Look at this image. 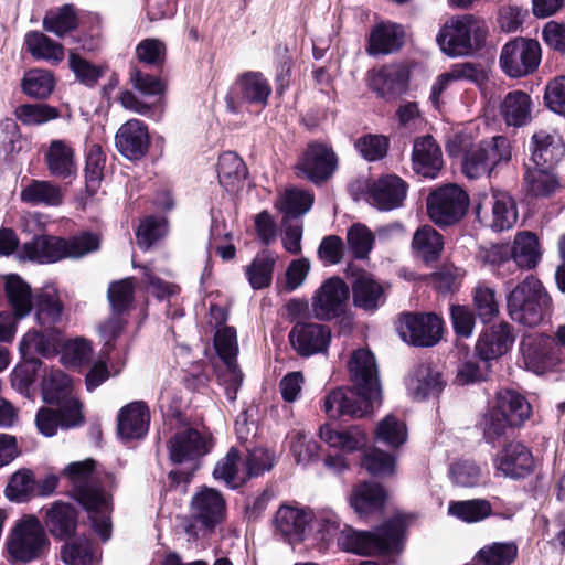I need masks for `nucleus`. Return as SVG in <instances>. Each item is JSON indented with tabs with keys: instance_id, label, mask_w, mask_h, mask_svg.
I'll return each instance as SVG.
<instances>
[{
	"instance_id": "1",
	"label": "nucleus",
	"mask_w": 565,
	"mask_h": 565,
	"mask_svg": "<svg viewBox=\"0 0 565 565\" xmlns=\"http://www.w3.org/2000/svg\"><path fill=\"white\" fill-rule=\"evenodd\" d=\"M348 370L352 387L335 388L324 397L323 411L331 419L364 417L381 404L382 388L374 354L367 349L353 351Z\"/></svg>"
},
{
	"instance_id": "2",
	"label": "nucleus",
	"mask_w": 565,
	"mask_h": 565,
	"mask_svg": "<svg viewBox=\"0 0 565 565\" xmlns=\"http://www.w3.org/2000/svg\"><path fill=\"white\" fill-rule=\"evenodd\" d=\"M71 486V497L87 512L94 531L103 542L111 535L110 514L113 511V495L109 487L115 478L113 473H100L96 469L94 459L74 461L61 471Z\"/></svg>"
},
{
	"instance_id": "3",
	"label": "nucleus",
	"mask_w": 565,
	"mask_h": 565,
	"mask_svg": "<svg viewBox=\"0 0 565 565\" xmlns=\"http://www.w3.org/2000/svg\"><path fill=\"white\" fill-rule=\"evenodd\" d=\"M408 520L404 514H395L374 531H358L344 525L338 536L340 550L358 554L399 552L405 540Z\"/></svg>"
},
{
	"instance_id": "4",
	"label": "nucleus",
	"mask_w": 565,
	"mask_h": 565,
	"mask_svg": "<svg viewBox=\"0 0 565 565\" xmlns=\"http://www.w3.org/2000/svg\"><path fill=\"white\" fill-rule=\"evenodd\" d=\"M99 246V236L88 231L68 238L38 235L23 245V254L30 260L51 264L63 258H82L98 250Z\"/></svg>"
},
{
	"instance_id": "5",
	"label": "nucleus",
	"mask_w": 565,
	"mask_h": 565,
	"mask_svg": "<svg viewBox=\"0 0 565 565\" xmlns=\"http://www.w3.org/2000/svg\"><path fill=\"white\" fill-rule=\"evenodd\" d=\"M552 299L543 284L527 275L507 297L510 318L525 327H536L551 313Z\"/></svg>"
},
{
	"instance_id": "6",
	"label": "nucleus",
	"mask_w": 565,
	"mask_h": 565,
	"mask_svg": "<svg viewBox=\"0 0 565 565\" xmlns=\"http://www.w3.org/2000/svg\"><path fill=\"white\" fill-rule=\"evenodd\" d=\"M487 29L471 14L454 17L436 35L440 51L449 57L470 56L483 49Z\"/></svg>"
},
{
	"instance_id": "7",
	"label": "nucleus",
	"mask_w": 565,
	"mask_h": 565,
	"mask_svg": "<svg viewBox=\"0 0 565 565\" xmlns=\"http://www.w3.org/2000/svg\"><path fill=\"white\" fill-rule=\"evenodd\" d=\"M212 448V437L198 429L188 427L177 431L168 443L169 458L175 465H189L191 471H170L171 482H190L193 472L200 466V460L211 452Z\"/></svg>"
},
{
	"instance_id": "8",
	"label": "nucleus",
	"mask_w": 565,
	"mask_h": 565,
	"mask_svg": "<svg viewBox=\"0 0 565 565\" xmlns=\"http://www.w3.org/2000/svg\"><path fill=\"white\" fill-rule=\"evenodd\" d=\"M271 86L260 72L248 71L237 76L225 97L226 108L239 114L243 108L263 110L268 105Z\"/></svg>"
},
{
	"instance_id": "9",
	"label": "nucleus",
	"mask_w": 565,
	"mask_h": 565,
	"mask_svg": "<svg viewBox=\"0 0 565 565\" xmlns=\"http://www.w3.org/2000/svg\"><path fill=\"white\" fill-rule=\"evenodd\" d=\"M511 159L510 141L504 136H494L470 147L462 160V172L469 179L489 175L501 163Z\"/></svg>"
},
{
	"instance_id": "10",
	"label": "nucleus",
	"mask_w": 565,
	"mask_h": 565,
	"mask_svg": "<svg viewBox=\"0 0 565 565\" xmlns=\"http://www.w3.org/2000/svg\"><path fill=\"white\" fill-rule=\"evenodd\" d=\"M429 218L439 226L458 223L469 207V195L457 184H446L434 190L426 200Z\"/></svg>"
},
{
	"instance_id": "11",
	"label": "nucleus",
	"mask_w": 565,
	"mask_h": 565,
	"mask_svg": "<svg viewBox=\"0 0 565 565\" xmlns=\"http://www.w3.org/2000/svg\"><path fill=\"white\" fill-rule=\"evenodd\" d=\"M541 61V46L536 40L518 38L509 41L501 51L500 66L513 78L533 73Z\"/></svg>"
},
{
	"instance_id": "12",
	"label": "nucleus",
	"mask_w": 565,
	"mask_h": 565,
	"mask_svg": "<svg viewBox=\"0 0 565 565\" xmlns=\"http://www.w3.org/2000/svg\"><path fill=\"white\" fill-rule=\"evenodd\" d=\"M47 545L43 524L38 518L29 516L15 525L9 542V552L14 559L29 563L39 558Z\"/></svg>"
},
{
	"instance_id": "13",
	"label": "nucleus",
	"mask_w": 565,
	"mask_h": 565,
	"mask_svg": "<svg viewBox=\"0 0 565 565\" xmlns=\"http://www.w3.org/2000/svg\"><path fill=\"white\" fill-rule=\"evenodd\" d=\"M349 298L350 289L345 281L338 276L330 277L315 291L312 315L320 321L337 319L345 312Z\"/></svg>"
},
{
	"instance_id": "14",
	"label": "nucleus",
	"mask_w": 565,
	"mask_h": 565,
	"mask_svg": "<svg viewBox=\"0 0 565 565\" xmlns=\"http://www.w3.org/2000/svg\"><path fill=\"white\" fill-rule=\"evenodd\" d=\"M399 321L401 337L414 347L430 348L441 339L443 320L436 313L405 312Z\"/></svg>"
},
{
	"instance_id": "15",
	"label": "nucleus",
	"mask_w": 565,
	"mask_h": 565,
	"mask_svg": "<svg viewBox=\"0 0 565 565\" xmlns=\"http://www.w3.org/2000/svg\"><path fill=\"white\" fill-rule=\"evenodd\" d=\"M407 394L417 401L438 397L447 380L443 372L429 362L415 364L404 379Z\"/></svg>"
},
{
	"instance_id": "16",
	"label": "nucleus",
	"mask_w": 565,
	"mask_h": 565,
	"mask_svg": "<svg viewBox=\"0 0 565 565\" xmlns=\"http://www.w3.org/2000/svg\"><path fill=\"white\" fill-rule=\"evenodd\" d=\"M495 469L511 480H523L535 470V459L530 447L521 441L505 444L494 459Z\"/></svg>"
},
{
	"instance_id": "17",
	"label": "nucleus",
	"mask_w": 565,
	"mask_h": 565,
	"mask_svg": "<svg viewBox=\"0 0 565 565\" xmlns=\"http://www.w3.org/2000/svg\"><path fill=\"white\" fill-rule=\"evenodd\" d=\"M288 339L298 355L309 358L328 351L331 330L316 322H297L289 331Z\"/></svg>"
},
{
	"instance_id": "18",
	"label": "nucleus",
	"mask_w": 565,
	"mask_h": 565,
	"mask_svg": "<svg viewBox=\"0 0 565 565\" xmlns=\"http://www.w3.org/2000/svg\"><path fill=\"white\" fill-rule=\"evenodd\" d=\"M337 167L338 157L332 147L320 141L309 142L298 163V168L315 183L328 180Z\"/></svg>"
},
{
	"instance_id": "19",
	"label": "nucleus",
	"mask_w": 565,
	"mask_h": 565,
	"mask_svg": "<svg viewBox=\"0 0 565 565\" xmlns=\"http://www.w3.org/2000/svg\"><path fill=\"white\" fill-rule=\"evenodd\" d=\"M520 352L524 366L536 374L552 370L559 363L552 341L542 334L524 337Z\"/></svg>"
},
{
	"instance_id": "20",
	"label": "nucleus",
	"mask_w": 565,
	"mask_h": 565,
	"mask_svg": "<svg viewBox=\"0 0 565 565\" xmlns=\"http://www.w3.org/2000/svg\"><path fill=\"white\" fill-rule=\"evenodd\" d=\"M407 183L396 174H386L367 186V201L380 211H392L403 205Z\"/></svg>"
},
{
	"instance_id": "21",
	"label": "nucleus",
	"mask_w": 565,
	"mask_h": 565,
	"mask_svg": "<svg viewBox=\"0 0 565 565\" xmlns=\"http://www.w3.org/2000/svg\"><path fill=\"white\" fill-rule=\"evenodd\" d=\"M42 397L46 404L55 405L64 412L74 413L79 418L83 405L73 396L70 377L62 371H52L42 381Z\"/></svg>"
},
{
	"instance_id": "22",
	"label": "nucleus",
	"mask_w": 565,
	"mask_h": 565,
	"mask_svg": "<svg viewBox=\"0 0 565 565\" xmlns=\"http://www.w3.org/2000/svg\"><path fill=\"white\" fill-rule=\"evenodd\" d=\"M118 152L128 160H140L149 149L150 139L145 122L131 119L121 125L115 136Z\"/></svg>"
},
{
	"instance_id": "23",
	"label": "nucleus",
	"mask_w": 565,
	"mask_h": 565,
	"mask_svg": "<svg viewBox=\"0 0 565 565\" xmlns=\"http://www.w3.org/2000/svg\"><path fill=\"white\" fill-rule=\"evenodd\" d=\"M409 72L404 65L393 64L380 68L370 79V88L386 102L397 99L408 89Z\"/></svg>"
},
{
	"instance_id": "24",
	"label": "nucleus",
	"mask_w": 565,
	"mask_h": 565,
	"mask_svg": "<svg viewBox=\"0 0 565 565\" xmlns=\"http://www.w3.org/2000/svg\"><path fill=\"white\" fill-rule=\"evenodd\" d=\"M311 510L281 505L275 515V531L289 544L301 543L308 537Z\"/></svg>"
},
{
	"instance_id": "25",
	"label": "nucleus",
	"mask_w": 565,
	"mask_h": 565,
	"mask_svg": "<svg viewBox=\"0 0 565 565\" xmlns=\"http://www.w3.org/2000/svg\"><path fill=\"white\" fill-rule=\"evenodd\" d=\"M32 305L36 324L53 334L55 326L62 321L64 310L57 289L52 285L44 286L34 292Z\"/></svg>"
},
{
	"instance_id": "26",
	"label": "nucleus",
	"mask_w": 565,
	"mask_h": 565,
	"mask_svg": "<svg viewBox=\"0 0 565 565\" xmlns=\"http://www.w3.org/2000/svg\"><path fill=\"white\" fill-rule=\"evenodd\" d=\"M513 342L511 324L500 322L482 331L476 344V354L479 360L492 361L504 355Z\"/></svg>"
},
{
	"instance_id": "27",
	"label": "nucleus",
	"mask_w": 565,
	"mask_h": 565,
	"mask_svg": "<svg viewBox=\"0 0 565 565\" xmlns=\"http://www.w3.org/2000/svg\"><path fill=\"white\" fill-rule=\"evenodd\" d=\"M529 150L531 167L554 169L565 154V145L561 137L540 130L532 135Z\"/></svg>"
},
{
	"instance_id": "28",
	"label": "nucleus",
	"mask_w": 565,
	"mask_h": 565,
	"mask_svg": "<svg viewBox=\"0 0 565 565\" xmlns=\"http://www.w3.org/2000/svg\"><path fill=\"white\" fill-rule=\"evenodd\" d=\"M77 510L71 503L55 501L45 509L44 525L56 540L67 541L75 536L78 521Z\"/></svg>"
},
{
	"instance_id": "29",
	"label": "nucleus",
	"mask_w": 565,
	"mask_h": 565,
	"mask_svg": "<svg viewBox=\"0 0 565 565\" xmlns=\"http://www.w3.org/2000/svg\"><path fill=\"white\" fill-rule=\"evenodd\" d=\"M413 170L424 178L435 179L443 168L441 149L436 140L427 135L416 138L412 151Z\"/></svg>"
},
{
	"instance_id": "30",
	"label": "nucleus",
	"mask_w": 565,
	"mask_h": 565,
	"mask_svg": "<svg viewBox=\"0 0 565 565\" xmlns=\"http://www.w3.org/2000/svg\"><path fill=\"white\" fill-rule=\"evenodd\" d=\"M404 38L405 32L401 24L393 22L377 23L370 32L366 52L374 57L392 54L403 46Z\"/></svg>"
},
{
	"instance_id": "31",
	"label": "nucleus",
	"mask_w": 565,
	"mask_h": 565,
	"mask_svg": "<svg viewBox=\"0 0 565 565\" xmlns=\"http://www.w3.org/2000/svg\"><path fill=\"white\" fill-rule=\"evenodd\" d=\"M150 412L142 401L131 402L124 406L118 414L117 429L121 438L139 439L149 429Z\"/></svg>"
},
{
	"instance_id": "32",
	"label": "nucleus",
	"mask_w": 565,
	"mask_h": 565,
	"mask_svg": "<svg viewBox=\"0 0 565 565\" xmlns=\"http://www.w3.org/2000/svg\"><path fill=\"white\" fill-rule=\"evenodd\" d=\"M510 248L511 256L508 263L512 266L513 274L533 269L541 260L539 239L532 232L518 233Z\"/></svg>"
},
{
	"instance_id": "33",
	"label": "nucleus",
	"mask_w": 565,
	"mask_h": 565,
	"mask_svg": "<svg viewBox=\"0 0 565 565\" xmlns=\"http://www.w3.org/2000/svg\"><path fill=\"white\" fill-rule=\"evenodd\" d=\"M191 504L195 518L207 529H213L224 516L225 500L214 489H202L192 498Z\"/></svg>"
},
{
	"instance_id": "34",
	"label": "nucleus",
	"mask_w": 565,
	"mask_h": 565,
	"mask_svg": "<svg viewBox=\"0 0 565 565\" xmlns=\"http://www.w3.org/2000/svg\"><path fill=\"white\" fill-rule=\"evenodd\" d=\"M319 437L330 447L345 452L361 450L367 444V435L359 426L339 429L327 423L320 427Z\"/></svg>"
},
{
	"instance_id": "35",
	"label": "nucleus",
	"mask_w": 565,
	"mask_h": 565,
	"mask_svg": "<svg viewBox=\"0 0 565 565\" xmlns=\"http://www.w3.org/2000/svg\"><path fill=\"white\" fill-rule=\"evenodd\" d=\"M353 305L364 311L373 312L384 302V289L366 271H362L352 281Z\"/></svg>"
},
{
	"instance_id": "36",
	"label": "nucleus",
	"mask_w": 565,
	"mask_h": 565,
	"mask_svg": "<svg viewBox=\"0 0 565 565\" xmlns=\"http://www.w3.org/2000/svg\"><path fill=\"white\" fill-rule=\"evenodd\" d=\"M531 96L522 90L509 92L500 103L499 110L503 121L520 128L531 121Z\"/></svg>"
},
{
	"instance_id": "37",
	"label": "nucleus",
	"mask_w": 565,
	"mask_h": 565,
	"mask_svg": "<svg viewBox=\"0 0 565 565\" xmlns=\"http://www.w3.org/2000/svg\"><path fill=\"white\" fill-rule=\"evenodd\" d=\"M4 292L15 319L21 320L32 312L34 294L19 275L6 276Z\"/></svg>"
},
{
	"instance_id": "38",
	"label": "nucleus",
	"mask_w": 565,
	"mask_h": 565,
	"mask_svg": "<svg viewBox=\"0 0 565 565\" xmlns=\"http://www.w3.org/2000/svg\"><path fill=\"white\" fill-rule=\"evenodd\" d=\"M71 412L56 407L55 409L41 407L35 416V424L39 431L45 437H53L57 433V428L70 429L78 427L84 423L83 414L79 418Z\"/></svg>"
},
{
	"instance_id": "39",
	"label": "nucleus",
	"mask_w": 565,
	"mask_h": 565,
	"mask_svg": "<svg viewBox=\"0 0 565 565\" xmlns=\"http://www.w3.org/2000/svg\"><path fill=\"white\" fill-rule=\"evenodd\" d=\"M45 161L51 175L67 179L75 174L74 150L63 140H52L45 153Z\"/></svg>"
},
{
	"instance_id": "40",
	"label": "nucleus",
	"mask_w": 565,
	"mask_h": 565,
	"mask_svg": "<svg viewBox=\"0 0 565 565\" xmlns=\"http://www.w3.org/2000/svg\"><path fill=\"white\" fill-rule=\"evenodd\" d=\"M515 427H520L530 417L531 405L523 395L513 391L504 390L497 394V403L493 406Z\"/></svg>"
},
{
	"instance_id": "41",
	"label": "nucleus",
	"mask_w": 565,
	"mask_h": 565,
	"mask_svg": "<svg viewBox=\"0 0 565 565\" xmlns=\"http://www.w3.org/2000/svg\"><path fill=\"white\" fill-rule=\"evenodd\" d=\"M412 248L424 263L430 264L439 259L444 248V239L433 226L424 225L416 230L412 239Z\"/></svg>"
},
{
	"instance_id": "42",
	"label": "nucleus",
	"mask_w": 565,
	"mask_h": 565,
	"mask_svg": "<svg viewBox=\"0 0 565 565\" xmlns=\"http://www.w3.org/2000/svg\"><path fill=\"white\" fill-rule=\"evenodd\" d=\"M26 51L34 60H43L53 65L64 58L63 45L39 31H30L24 39Z\"/></svg>"
},
{
	"instance_id": "43",
	"label": "nucleus",
	"mask_w": 565,
	"mask_h": 565,
	"mask_svg": "<svg viewBox=\"0 0 565 565\" xmlns=\"http://www.w3.org/2000/svg\"><path fill=\"white\" fill-rule=\"evenodd\" d=\"M518 207L514 198L504 191H497L492 195V222L494 232H503L513 227L518 221Z\"/></svg>"
},
{
	"instance_id": "44",
	"label": "nucleus",
	"mask_w": 565,
	"mask_h": 565,
	"mask_svg": "<svg viewBox=\"0 0 565 565\" xmlns=\"http://www.w3.org/2000/svg\"><path fill=\"white\" fill-rule=\"evenodd\" d=\"M524 183L527 193L535 198L551 196L561 185L553 169L531 167L530 164H526Z\"/></svg>"
},
{
	"instance_id": "45",
	"label": "nucleus",
	"mask_w": 565,
	"mask_h": 565,
	"mask_svg": "<svg viewBox=\"0 0 565 565\" xmlns=\"http://www.w3.org/2000/svg\"><path fill=\"white\" fill-rule=\"evenodd\" d=\"M386 494L382 486L365 481L352 492L350 502L360 515L367 514L383 507Z\"/></svg>"
},
{
	"instance_id": "46",
	"label": "nucleus",
	"mask_w": 565,
	"mask_h": 565,
	"mask_svg": "<svg viewBox=\"0 0 565 565\" xmlns=\"http://www.w3.org/2000/svg\"><path fill=\"white\" fill-rule=\"evenodd\" d=\"M340 519L331 510H323L316 514L311 512L308 537L328 546L334 539L338 540L341 532Z\"/></svg>"
},
{
	"instance_id": "47",
	"label": "nucleus",
	"mask_w": 565,
	"mask_h": 565,
	"mask_svg": "<svg viewBox=\"0 0 565 565\" xmlns=\"http://www.w3.org/2000/svg\"><path fill=\"white\" fill-rule=\"evenodd\" d=\"M275 263L276 259L267 250L256 255L245 270L246 278L253 289L260 290L270 286Z\"/></svg>"
},
{
	"instance_id": "48",
	"label": "nucleus",
	"mask_w": 565,
	"mask_h": 565,
	"mask_svg": "<svg viewBox=\"0 0 565 565\" xmlns=\"http://www.w3.org/2000/svg\"><path fill=\"white\" fill-rule=\"evenodd\" d=\"M43 362L36 355L21 354V362L13 369L11 384L21 394H28L36 381Z\"/></svg>"
},
{
	"instance_id": "49",
	"label": "nucleus",
	"mask_w": 565,
	"mask_h": 565,
	"mask_svg": "<svg viewBox=\"0 0 565 565\" xmlns=\"http://www.w3.org/2000/svg\"><path fill=\"white\" fill-rule=\"evenodd\" d=\"M313 200V194L309 191L287 189L276 207L284 213L285 218H297L310 211Z\"/></svg>"
},
{
	"instance_id": "50",
	"label": "nucleus",
	"mask_w": 565,
	"mask_h": 565,
	"mask_svg": "<svg viewBox=\"0 0 565 565\" xmlns=\"http://www.w3.org/2000/svg\"><path fill=\"white\" fill-rule=\"evenodd\" d=\"M492 508L488 500L472 499L463 501H451L448 513L466 523H476L491 515Z\"/></svg>"
},
{
	"instance_id": "51",
	"label": "nucleus",
	"mask_w": 565,
	"mask_h": 565,
	"mask_svg": "<svg viewBox=\"0 0 565 565\" xmlns=\"http://www.w3.org/2000/svg\"><path fill=\"white\" fill-rule=\"evenodd\" d=\"M454 484L461 488H477L486 484L487 477L473 460L462 459L454 462L449 469Z\"/></svg>"
},
{
	"instance_id": "52",
	"label": "nucleus",
	"mask_w": 565,
	"mask_h": 565,
	"mask_svg": "<svg viewBox=\"0 0 565 565\" xmlns=\"http://www.w3.org/2000/svg\"><path fill=\"white\" fill-rule=\"evenodd\" d=\"M77 28V17L72 4H64L58 9L50 10L43 19V29L58 38L64 36Z\"/></svg>"
},
{
	"instance_id": "53",
	"label": "nucleus",
	"mask_w": 565,
	"mask_h": 565,
	"mask_svg": "<svg viewBox=\"0 0 565 565\" xmlns=\"http://www.w3.org/2000/svg\"><path fill=\"white\" fill-rule=\"evenodd\" d=\"M21 200L33 205L44 204L55 206L61 204L62 195L60 188L53 183L33 180L21 191Z\"/></svg>"
},
{
	"instance_id": "54",
	"label": "nucleus",
	"mask_w": 565,
	"mask_h": 565,
	"mask_svg": "<svg viewBox=\"0 0 565 565\" xmlns=\"http://www.w3.org/2000/svg\"><path fill=\"white\" fill-rule=\"evenodd\" d=\"M375 440L391 448L401 447L407 440L405 423L394 415L385 416L376 426Z\"/></svg>"
},
{
	"instance_id": "55",
	"label": "nucleus",
	"mask_w": 565,
	"mask_h": 565,
	"mask_svg": "<svg viewBox=\"0 0 565 565\" xmlns=\"http://www.w3.org/2000/svg\"><path fill=\"white\" fill-rule=\"evenodd\" d=\"M247 168L243 159L233 151H227L218 157L217 177L225 185H235L247 177Z\"/></svg>"
},
{
	"instance_id": "56",
	"label": "nucleus",
	"mask_w": 565,
	"mask_h": 565,
	"mask_svg": "<svg viewBox=\"0 0 565 565\" xmlns=\"http://www.w3.org/2000/svg\"><path fill=\"white\" fill-rule=\"evenodd\" d=\"M518 556L514 542H494L477 553L478 562L483 565H511Z\"/></svg>"
},
{
	"instance_id": "57",
	"label": "nucleus",
	"mask_w": 565,
	"mask_h": 565,
	"mask_svg": "<svg viewBox=\"0 0 565 565\" xmlns=\"http://www.w3.org/2000/svg\"><path fill=\"white\" fill-rule=\"evenodd\" d=\"M483 439L487 444L492 446L495 445L500 439L508 437L509 433L512 431L515 426L498 412L494 407L490 408L482 417L480 423Z\"/></svg>"
},
{
	"instance_id": "58",
	"label": "nucleus",
	"mask_w": 565,
	"mask_h": 565,
	"mask_svg": "<svg viewBox=\"0 0 565 565\" xmlns=\"http://www.w3.org/2000/svg\"><path fill=\"white\" fill-rule=\"evenodd\" d=\"M239 461V451L235 447H231L227 454L216 462L213 477L216 480L223 481L228 489H238L243 483L237 477Z\"/></svg>"
},
{
	"instance_id": "59",
	"label": "nucleus",
	"mask_w": 565,
	"mask_h": 565,
	"mask_svg": "<svg viewBox=\"0 0 565 565\" xmlns=\"http://www.w3.org/2000/svg\"><path fill=\"white\" fill-rule=\"evenodd\" d=\"M106 163V154L98 145H93L86 154L85 164V182L86 190L94 195L104 178V169Z\"/></svg>"
},
{
	"instance_id": "60",
	"label": "nucleus",
	"mask_w": 565,
	"mask_h": 565,
	"mask_svg": "<svg viewBox=\"0 0 565 565\" xmlns=\"http://www.w3.org/2000/svg\"><path fill=\"white\" fill-rule=\"evenodd\" d=\"M35 480L31 470L13 473L6 487V497L13 502H26L35 495Z\"/></svg>"
},
{
	"instance_id": "61",
	"label": "nucleus",
	"mask_w": 565,
	"mask_h": 565,
	"mask_svg": "<svg viewBox=\"0 0 565 565\" xmlns=\"http://www.w3.org/2000/svg\"><path fill=\"white\" fill-rule=\"evenodd\" d=\"M135 286L132 278L113 281L107 290V298L113 313L127 312L134 302Z\"/></svg>"
},
{
	"instance_id": "62",
	"label": "nucleus",
	"mask_w": 565,
	"mask_h": 565,
	"mask_svg": "<svg viewBox=\"0 0 565 565\" xmlns=\"http://www.w3.org/2000/svg\"><path fill=\"white\" fill-rule=\"evenodd\" d=\"M510 256V244L491 245L488 248H482L479 253L481 262L489 265L491 270L502 278L513 275L512 266L508 263Z\"/></svg>"
},
{
	"instance_id": "63",
	"label": "nucleus",
	"mask_w": 565,
	"mask_h": 565,
	"mask_svg": "<svg viewBox=\"0 0 565 565\" xmlns=\"http://www.w3.org/2000/svg\"><path fill=\"white\" fill-rule=\"evenodd\" d=\"M61 559L65 565H90L93 550L89 541L83 537H73L61 546Z\"/></svg>"
},
{
	"instance_id": "64",
	"label": "nucleus",
	"mask_w": 565,
	"mask_h": 565,
	"mask_svg": "<svg viewBox=\"0 0 565 565\" xmlns=\"http://www.w3.org/2000/svg\"><path fill=\"white\" fill-rule=\"evenodd\" d=\"M54 88V78L50 72L32 70L22 81L23 92L33 98L44 99L51 95Z\"/></svg>"
}]
</instances>
